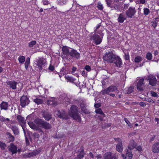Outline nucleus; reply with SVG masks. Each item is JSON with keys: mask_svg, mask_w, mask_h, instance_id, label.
Masks as SVG:
<instances>
[{"mask_svg": "<svg viewBox=\"0 0 159 159\" xmlns=\"http://www.w3.org/2000/svg\"><path fill=\"white\" fill-rule=\"evenodd\" d=\"M96 113L97 114H100L103 116H105V115L103 112H102L101 109L98 108L95 110V111Z\"/></svg>", "mask_w": 159, "mask_h": 159, "instance_id": "obj_34", "label": "nucleus"}, {"mask_svg": "<svg viewBox=\"0 0 159 159\" xmlns=\"http://www.w3.org/2000/svg\"><path fill=\"white\" fill-rule=\"evenodd\" d=\"M146 100L149 102L153 103L154 102V101L151 99L150 98H145Z\"/></svg>", "mask_w": 159, "mask_h": 159, "instance_id": "obj_52", "label": "nucleus"}, {"mask_svg": "<svg viewBox=\"0 0 159 159\" xmlns=\"http://www.w3.org/2000/svg\"><path fill=\"white\" fill-rule=\"evenodd\" d=\"M0 121H5V118L2 116H0Z\"/></svg>", "mask_w": 159, "mask_h": 159, "instance_id": "obj_59", "label": "nucleus"}, {"mask_svg": "<svg viewBox=\"0 0 159 159\" xmlns=\"http://www.w3.org/2000/svg\"><path fill=\"white\" fill-rule=\"evenodd\" d=\"M137 145V143L134 140H131L129 142L128 148L129 149H133L135 148Z\"/></svg>", "mask_w": 159, "mask_h": 159, "instance_id": "obj_18", "label": "nucleus"}, {"mask_svg": "<svg viewBox=\"0 0 159 159\" xmlns=\"http://www.w3.org/2000/svg\"><path fill=\"white\" fill-rule=\"evenodd\" d=\"M85 69L88 71H89L91 70V68L88 65L86 66L85 67Z\"/></svg>", "mask_w": 159, "mask_h": 159, "instance_id": "obj_55", "label": "nucleus"}, {"mask_svg": "<svg viewBox=\"0 0 159 159\" xmlns=\"http://www.w3.org/2000/svg\"><path fill=\"white\" fill-rule=\"evenodd\" d=\"M49 69L50 70H52V71H53L54 70V67L53 66H50L49 67Z\"/></svg>", "mask_w": 159, "mask_h": 159, "instance_id": "obj_64", "label": "nucleus"}, {"mask_svg": "<svg viewBox=\"0 0 159 159\" xmlns=\"http://www.w3.org/2000/svg\"><path fill=\"white\" fill-rule=\"evenodd\" d=\"M150 85L155 86L157 84V80L155 77L152 75H150L148 77Z\"/></svg>", "mask_w": 159, "mask_h": 159, "instance_id": "obj_10", "label": "nucleus"}, {"mask_svg": "<svg viewBox=\"0 0 159 159\" xmlns=\"http://www.w3.org/2000/svg\"><path fill=\"white\" fill-rule=\"evenodd\" d=\"M77 107L75 105L72 106L69 111V114L74 119L77 121L80 122L81 119L80 116L78 113Z\"/></svg>", "mask_w": 159, "mask_h": 159, "instance_id": "obj_3", "label": "nucleus"}, {"mask_svg": "<svg viewBox=\"0 0 159 159\" xmlns=\"http://www.w3.org/2000/svg\"><path fill=\"white\" fill-rule=\"evenodd\" d=\"M43 3L44 5H47L48 4L49 2L47 0H44L43 1Z\"/></svg>", "mask_w": 159, "mask_h": 159, "instance_id": "obj_58", "label": "nucleus"}, {"mask_svg": "<svg viewBox=\"0 0 159 159\" xmlns=\"http://www.w3.org/2000/svg\"><path fill=\"white\" fill-rule=\"evenodd\" d=\"M39 153L38 151L35 150L31 152L26 154L25 155V157H30L38 154Z\"/></svg>", "mask_w": 159, "mask_h": 159, "instance_id": "obj_16", "label": "nucleus"}, {"mask_svg": "<svg viewBox=\"0 0 159 159\" xmlns=\"http://www.w3.org/2000/svg\"><path fill=\"white\" fill-rule=\"evenodd\" d=\"M20 104L22 107H24L29 103V99L26 96H22L20 99Z\"/></svg>", "mask_w": 159, "mask_h": 159, "instance_id": "obj_9", "label": "nucleus"}, {"mask_svg": "<svg viewBox=\"0 0 159 159\" xmlns=\"http://www.w3.org/2000/svg\"><path fill=\"white\" fill-rule=\"evenodd\" d=\"M66 78L67 80L71 82H73L75 80V79L73 78L72 77L67 76Z\"/></svg>", "mask_w": 159, "mask_h": 159, "instance_id": "obj_43", "label": "nucleus"}, {"mask_svg": "<svg viewBox=\"0 0 159 159\" xmlns=\"http://www.w3.org/2000/svg\"><path fill=\"white\" fill-rule=\"evenodd\" d=\"M98 8L101 10H102L103 9V7L102 4L100 3H98Z\"/></svg>", "mask_w": 159, "mask_h": 159, "instance_id": "obj_51", "label": "nucleus"}, {"mask_svg": "<svg viewBox=\"0 0 159 159\" xmlns=\"http://www.w3.org/2000/svg\"><path fill=\"white\" fill-rule=\"evenodd\" d=\"M70 55L75 58L78 59L80 57V54L75 49H73L70 51Z\"/></svg>", "mask_w": 159, "mask_h": 159, "instance_id": "obj_12", "label": "nucleus"}, {"mask_svg": "<svg viewBox=\"0 0 159 159\" xmlns=\"http://www.w3.org/2000/svg\"><path fill=\"white\" fill-rule=\"evenodd\" d=\"M101 106V104L100 103H95L94 105V107L96 108H99Z\"/></svg>", "mask_w": 159, "mask_h": 159, "instance_id": "obj_54", "label": "nucleus"}, {"mask_svg": "<svg viewBox=\"0 0 159 159\" xmlns=\"http://www.w3.org/2000/svg\"><path fill=\"white\" fill-rule=\"evenodd\" d=\"M103 58L105 61L110 63H114L117 67L121 66L122 64V62L120 58L111 52L106 53Z\"/></svg>", "mask_w": 159, "mask_h": 159, "instance_id": "obj_1", "label": "nucleus"}, {"mask_svg": "<svg viewBox=\"0 0 159 159\" xmlns=\"http://www.w3.org/2000/svg\"><path fill=\"white\" fill-rule=\"evenodd\" d=\"M111 153L110 152H107L104 155V159H111Z\"/></svg>", "mask_w": 159, "mask_h": 159, "instance_id": "obj_29", "label": "nucleus"}, {"mask_svg": "<svg viewBox=\"0 0 159 159\" xmlns=\"http://www.w3.org/2000/svg\"><path fill=\"white\" fill-rule=\"evenodd\" d=\"M80 106L82 111L83 113L85 114L89 113V111L86 109V105L85 104L83 103H81Z\"/></svg>", "mask_w": 159, "mask_h": 159, "instance_id": "obj_20", "label": "nucleus"}, {"mask_svg": "<svg viewBox=\"0 0 159 159\" xmlns=\"http://www.w3.org/2000/svg\"><path fill=\"white\" fill-rule=\"evenodd\" d=\"M115 91H116V93H118L119 91L116 86H111L106 89L102 90L101 92L102 95H104L108 94L109 92H113Z\"/></svg>", "mask_w": 159, "mask_h": 159, "instance_id": "obj_4", "label": "nucleus"}, {"mask_svg": "<svg viewBox=\"0 0 159 159\" xmlns=\"http://www.w3.org/2000/svg\"><path fill=\"white\" fill-rule=\"evenodd\" d=\"M11 129L13 132L14 134L17 135L19 134V131L18 129L16 126H12Z\"/></svg>", "mask_w": 159, "mask_h": 159, "instance_id": "obj_28", "label": "nucleus"}, {"mask_svg": "<svg viewBox=\"0 0 159 159\" xmlns=\"http://www.w3.org/2000/svg\"><path fill=\"white\" fill-rule=\"evenodd\" d=\"M139 105L142 107H144L146 106V103L143 102H140Z\"/></svg>", "mask_w": 159, "mask_h": 159, "instance_id": "obj_60", "label": "nucleus"}, {"mask_svg": "<svg viewBox=\"0 0 159 159\" xmlns=\"http://www.w3.org/2000/svg\"><path fill=\"white\" fill-rule=\"evenodd\" d=\"M42 127L46 129H49L52 127L50 124L45 121L43 122Z\"/></svg>", "mask_w": 159, "mask_h": 159, "instance_id": "obj_22", "label": "nucleus"}, {"mask_svg": "<svg viewBox=\"0 0 159 159\" xmlns=\"http://www.w3.org/2000/svg\"><path fill=\"white\" fill-rule=\"evenodd\" d=\"M143 11L144 14L145 15H148L150 12V10L148 8H144Z\"/></svg>", "mask_w": 159, "mask_h": 159, "instance_id": "obj_40", "label": "nucleus"}, {"mask_svg": "<svg viewBox=\"0 0 159 159\" xmlns=\"http://www.w3.org/2000/svg\"><path fill=\"white\" fill-rule=\"evenodd\" d=\"M34 102L38 104H41L43 103L42 100L39 98H36L34 99Z\"/></svg>", "mask_w": 159, "mask_h": 159, "instance_id": "obj_37", "label": "nucleus"}, {"mask_svg": "<svg viewBox=\"0 0 159 159\" xmlns=\"http://www.w3.org/2000/svg\"><path fill=\"white\" fill-rule=\"evenodd\" d=\"M7 84L9 85L10 88L13 89H16V85L17 83L14 81H8L7 82Z\"/></svg>", "mask_w": 159, "mask_h": 159, "instance_id": "obj_15", "label": "nucleus"}, {"mask_svg": "<svg viewBox=\"0 0 159 159\" xmlns=\"http://www.w3.org/2000/svg\"><path fill=\"white\" fill-rule=\"evenodd\" d=\"M115 140L116 141L118 142V144L122 143V140L119 138L115 139Z\"/></svg>", "mask_w": 159, "mask_h": 159, "instance_id": "obj_47", "label": "nucleus"}, {"mask_svg": "<svg viewBox=\"0 0 159 159\" xmlns=\"http://www.w3.org/2000/svg\"><path fill=\"white\" fill-rule=\"evenodd\" d=\"M134 87H130L126 90L127 93L129 94L132 93L133 91Z\"/></svg>", "mask_w": 159, "mask_h": 159, "instance_id": "obj_41", "label": "nucleus"}, {"mask_svg": "<svg viewBox=\"0 0 159 159\" xmlns=\"http://www.w3.org/2000/svg\"><path fill=\"white\" fill-rule=\"evenodd\" d=\"M25 57L24 56H22L18 58V60L20 63H23L25 61Z\"/></svg>", "mask_w": 159, "mask_h": 159, "instance_id": "obj_35", "label": "nucleus"}, {"mask_svg": "<svg viewBox=\"0 0 159 159\" xmlns=\"http://www.w3.org/2000/svg\"><path fill=\"white\" fill-rule=\"evenodd\" d=\"M7 147V145L4 143L0 142V147L1 149L4 150Z\"/></svg>", "mask_w": 159, "mask_h": 159, "instance_id": "obj_39", "label": "nucleus"}, {"mask_svg": "<svg viewBox=\"0 0 159 159\" xmlns=\"http://www.w3.org/2000/svg\"><path fill=\"white\" fill-rule=\"evenodd\" d=\"M30 59L29 57L27 58L25 63V67L26 69H27L28 66L30 63Z\"/></svg>", "mask_w": 159, "mask_h": 159, "instance_id": "obj_33", "label": "nucleus"}, {"mask_svg": "<svg viewBox=\"0 0 159 159\" xmlns=\"http://www.w3.org/2000/svg\"><path fill=\"white\" fill-rule=\"evenodd\" d=\"M138 3L144 4L145 2V0H136Z\"/></svg>", "mask_w": 159, "mask_h": 159, "instance_id": "obj_48", "label": "nucleus"}, {"mask_svg": "<svg viewBox=\"0 0 159 159\" xmlns=\"http://www.w3.org/2000/svg\"><path fill=\"white\" fill-rule=\"evenodd\" d=\"M17 119L18 120L19 122H20L23 124H24L25 123V120L24 117L20 116H17Z\"/></svg>", "mask_w": 159, "mask_h": 159, "instance_id": "obj_27", "label": "nucleus"}, {"mask_svg": "<svg viewBox=\"0 0 159 159\" xmlns=\"http://www.w3.org/2000/svg\"><path fill=\"white\" fill-rule=\"evenodd\" d=\"M8 148L9 151L11 153L12 155L17 152V147L13 143H11Z\"/></svg>", "mask_w": 159, "mask_h": 159, "instance_id": "obj_8", "label": "nucleus"}, {"mask_svg": "<svg viewBox=\"0 0 159 159\" xmlns=\"http://www.w3.org/2000/svg\"><path fill=\"white\" fill-rule=\"evenodd\" d=\"M158 22H159V18H155V20L152 22V26L155 28L157 25H158Z\"/></svg>", "mask_w": 159, "mask_h": 159, "instance_id": "obj_31", "label": "nucleus"}, {"mask_svg": "<svg viewBox=\"0 0 159 159\" xmlns=\"http://www.w3.org/2000/svg\"><path fill=\"white\" fill-rule=\"evenodd\" d=\"M126 18L125 16L123 14H120L119 17L118 18V21L120 23H123L125 20Z\"/></svg>", "mask_w": 159, "mask_h": 159, "instance_id": "obj_21", "label": "nucleus"}, {"mask_svg": "<svg viewBox=\"0 0 159 159\" xmlns=\"http://www.w3.org/2000/svg\"><path fill=\"white\" fill-rule=\"evenodd\" d=\"M116 148L118 151L120 152H121L123 151L122 143L117 144L116 146Z\"/></svg>", "mask_w": 159, "mask_h": 159, "instance_id": "obj_25", "label": "nucleus"}, {"mask_svg": "<svg viewBox=\"0 0 159 159\" xmlns=\"http://www.w3.org/2000/svg\"><path fill=\"white\" fill-rule=\"evenodd\" d=\"M107 6L110 7L111 3V0H106Z\"/></svg>", "mask_w": 159, "mask_h": 159, "instance_id": "obj_45", "label": "nucleus"}, {"mask_svg": "<svg viewBox=\"0 0 159 159\" xmlns=\"http://www.w3.org/2000/svg\"><path fill=\"white\" fill-rule=\"evenodd\" d=\"M142 60V58L140 56H137L134 59V61L136 63H139Z\"/></svg>", "mask_w": 159, "mask_h": 159, "instance_id": "obj_36", "label": "nucleus"}, {"mask_svg": "<svg viewBox=\"0 0 159 159\" xmlns=\"http://www.w3.org/2000/svg\"><path fill=\"white\" fill-rule=\"evenodd\" d=\"M33 136L34 138H39V135L37 133H34L33 134Z\"/></svg>", "mask_w": 159, "mask_h": 159, "instance_id": "obj_49", "label": "nucleus"}, {"mask_svg": "<svg viewBox=\"0 0 159 159\" xmlns=\"http://www.w3.org/2000/svg\"><path fill=\"white\" fill-rule=\"evenodd\" d=\"M151 94L152 96L154 97H156L157 96V93L153 91H151Z\"/></svg>", "mask_w": 159, "mask_h": 159, "instance_id": "obj_50", "label": "nucleus"}, {"mask_svg": "<svg viewBox=\"0 0 159 159\" xmlns=\"http://www.w3.org/2000/svg\"><path fill=\"white\" fill-rule=\"evenodd\" d=\"M25 141H26V143L27 145H29L30 144V142L29 141L27 138V137L26 135H25Z\"/></svg>", "mask_w": 159, "mask_h": 159, "instance_id": "obj_53", "label": "nucleus"}, {"mask_svg": "<svg viewBox=\"0 0 159 159\" xmlns=\"http://www.w3.org/2000/svg\"><path fill=\"white\" fill-rule=\"evenodd\" d=\"M129 56L128 55L125 54V58L126 60H128L129 59Z\"/></svg>", "mask_w": 159, "mask_h": 159, "instance_id": "obj_61", "label": "nucleus"}, {"mask_svg": "<svg viewBox=\"0 0 159 159\" xmlns=\"http://www.w3.org/2000/svg\"><path fill=\"white\" fill-rule=\"evenodd\" d=\"M111 126L110 124H105L104 125L102 124V128H105L106 127H108Z\"/></svg>", "mask_w": 159, "mask_h": 159, "instance_id": "obj_46", "label": "nucleus"}, {"mask_svg": "<svg viewBox=\"0 0 159 159\" xmlns=\"http://www.w3.org/2000/svg\"><path fill=\"white\" fill-rule=\"evenodd\" d=\"M84 155V152L83 150L81 151L77 157H76L75 159H81L83 157Z\"/></svg>", "mask_w": 159, "mask_h": 159, "instance_id": "obj_32", "label": "nucleus"}, {"mask_svg": "<svg viewBox=\"0 0 159 159\" xmlns=\"http://www.w3.org/2000/svg\"><path fill=\"white\" fill-rule=\"evenodd\" d=\"M144 79H141L137 83V89L138 90L140 91H142L143 90L144 88Z\"/></svg>", "mask_w": 159, "mask_h": 159, "instance_id": "obj_6", "label": "nucleus"}, {"mask_svg": "<svg viewBox=\"0 0 159 159\" xmlns=\"http://www.w3.org/2000/svg\"><path fill=\"white\" fill-rule=\"evenodd\" d=\"M89 156L91 158H94V156L92 154V153L91 152H90L89 154Z\"/></svg>", "mask_w": 159, "mask_h": 159, "instance_id": "obj_63", "label": "nucleus"}, {"mask_svg": "<svg viewBox=\"0 0 159 159\" xmlns=\"http://www.w3.org/2000/svg\"><path fill=\"white\" fill-rule=\"evenodd\" d=\"M57 115L59 117L63 119L65 118L64 112L61 113L59 111H57Z\"/></svg>", "mask_w": 159, "mask_h": 159, "instance_id": "obj_30", "label": "nucleus"}, {"mask_svg": "<svg viewBox=\"0 0 159 159\" xmlns=\"http://www.w3.org/2000/svg\"><path fill=\"white\" fill-rule=\"evenodd\" d=\"M146 58L148 60H150L152 59V54L150 52L148 53L146 55Z\"/></svg>", "mask_w": 159, "mask_h": 159, "instance_id": "obj_42", "label": "nucleus"}, {"mask_svg": "<svg viewBox=\"0 0 159 159\" xmlns=\"http://www.w3.org/2000/svg\"><path fill=\"white\" fill-rule=\"evenodd\" d=\"M131 150H127L125 158L129 157V159H131L132 157V154L131 151Z\"/></svg>", "mask_w": 159, "mask_h": 159, "instance_id": "obj_24", "label": "nucleus"}, {"mask_svg": "<svg viewBox=\"0 0 159 159\" xmlns=\"http://www.w3.org/2000/svg\"><path fill=\"white\" fill-rule=\"evenodd\" d=\"M6 134L8 136V138L11 142H13L14 141L15 138L10 133L7 132Z\"/></svg>", "mask_w": 159, "mask_h": 159, "instance_id": "obj_26", "label": "nucleus"}, {"mask_svg": "<svg viewBox=\"0 0 159 159\" xmlns=\"http://www.w3.org/2000/svg\"><path fill=\"white\" fill-rule=\"evenodd\" d=\"M137 11L134 7H130L125 11L126 15L128 17L132 18V17L135 14Z\"/></svg>", "mask_w": 159, "mask_h": 159, "instance_id": "obj_5", "label": "nucleus"}, {"mask_svg": "<svg viewBox=\"0 0 159 159\" xmlns=\"http://www.w3.org/2000/svg\"><path fill=\"white\" fill-rule=\"evenodd\" d=\"M8 107V103L3 102L1 104V109L7 110Z\"/></svg>", "mask_w": 159, "mask_h": 159, "instance_id": "obj_23", "label": "nucleus"}, {"mask_svg": "<svg viewBox=\"0 0 159 159\" xmlns=\"http://www.w3.org/2000/svg\"><path fill=\"white\" fill-rule=\"evenodd\" d=\"M118 157L116 156V154H114L113 156H111V159H117Z\"/></svg>", "mask_w": 159, "mask_h": 159, "instance_id": "obj_57", "label": "nucleus"}, {"mask_svg": "<svg viewBox=\"0 0 159 159\" xmlns=\"http://www.w3.org/2000/svg\"><path fill=\"white\" fill-rule=\"evenodd\" d=\"M90 39L93 40L97 45L100 44L102 41V39L100 36L97 34H94L93 36H91Z\"/></svg>", "mask_w": 159, "mask_h": 159, "instance_id": "obj_7", "label": "nucleus"}, {"mask_svg": "<svg viewBox=\"0 0 159 159\" xmlns=\"http://www.w3.org/2000/svg\"><path fill=\"white\" fill-rule=\"evenodd\" d=\"M47 103L48 105H52L53 106H56L57 105V101L54 98H51L48 100L47 101Z\"/></svg>", "mask_w": 159, "mask_h": 159, "instance_id": "obj_17", "label": "nucleus"}, {"mask_svg": "<svg viewBox=\"0 0 159 159\" xmlns=\"http://www.w3.org/2000/svg\"><path fill=\"white\" fill-rule=\"evenodd\" d=\"M152 151L154 153L159 152V143H154L152 147Z\"/></svg>", "mask_w": 159, "mask_h": 159, "instance_id": "obj_13", "label": "nucleus"}, {"mask_svg": "<svg viewBox=\"0 0 159 159\" xmlns=\"http://www.w3.org/2000/svg\"><path fill=\"white\" fill-rule=\"evenodd\" d=\"M46 62V60L45 59L43 58H41L38 60L37 66H38V68L40 71L42 70L43 68L42 65L45 64Z\"/></svg>", "mask_w": 159, "mask_h": 159, "instance_id": "obj_11", "label": "nucleus"}, {"mask_svg": "<svg viewBox=\"0 0 159 159\" xmlns=\"http://www.w3.org/2000/svg\"><path fill=\"white\" fill-rule=\"evenodd\" d=\"M36 42L35 41H32L31 42H30L29 43V46L30 47H33L34 45L36 44Z\"/></svg>", "mask_w": 159, "mask_h": 159, "instance_id": "obj_44", "label": "nucleus"}, {"mask_svg": "<svg viewBox=\"0 0 159 159\" xmlns=\"http://www.w3.org/2000/svg\"><path fill=\"white\" fill-rule=\"evenodd\" d=\"M43 115L45 120H49L52 118V115L47 111H44L43 112Z\"/></svg>", "mask_w": 159, "mask_h": 159, "instance_id": "obj_14", "label": "nucleus"}, {"mask_svg": "<svg viewBox=\"0 0 159 159\" xmlns=\"http://www.w3.org/2000/svg\"><path fill=\"white\" fill-rule=\"evenodd\" d=\"M44 121V120L37 118L34 120L35 124L31 121L29 122L28 124L31 129L36 130H39L40 129L39 127H42Z\"/></svg>", "mask_w": 159, "mask_h": 159, "instance_id": "obj_2", "label": "nucleus"}, {"mask_svg": "<svg viewBox=\"0 0 159 159\" xmlns=\"http://www.w3.org/2000/svg\"><path fill=\"white\" fill-rule=\"evenodd\" d=\"M135 148L138 151H141L142 150L141 147L140 146H139L137 147L136 146Z\"/></svg>", "mask_w": 159, "mask_h": 159, "instance_id": "obj_56", "label": "nucleus"}, {"mask_svg": "<svg viewBox=\"0 0 159 159\" xmlns=\"http://www.w3.org/2000/svg\"><path fill=\"white\" fill-rule=\"evenodd\" d=\"M96 157H97V159H101L102 158V157L101 155H97Z\"/></svg>", "mask_w": 159, "mask_h": 159, "instance_id": "obj_62", "label": "nucleus"}, {"mask_svg": "<svg viewBox=\"0 0 159 159\" xmlns=\"http://www.w3.org/2000/svg\"><path fill=\"white\" fill-rule=\"evenodd\" d=\"M124 120L126 123V124L128 125V126L130 127V128H131L133 127L132 125L129 122V121L128 120L127 118H124Z\"/></svg>", "mask_w": 159, "mask_h": 159, "instance_id": "obj_38", "label": "nucleus"}, {"mask_svg": "<svg viewBox=\"0 0 159 159\" xmlns=\"http://www.w3.org/2000/svg\"><path fill=\"white\" fill-rule=\"evenodd\" d=\"M62 51L63 54L64 55H70V52L68 48L66 46H63L62 48Z\"/></svg>", "mask_w": 159, "mask_h": 159, "instance_id": "obj_19", "label": "nucleus"}]
</instances>
